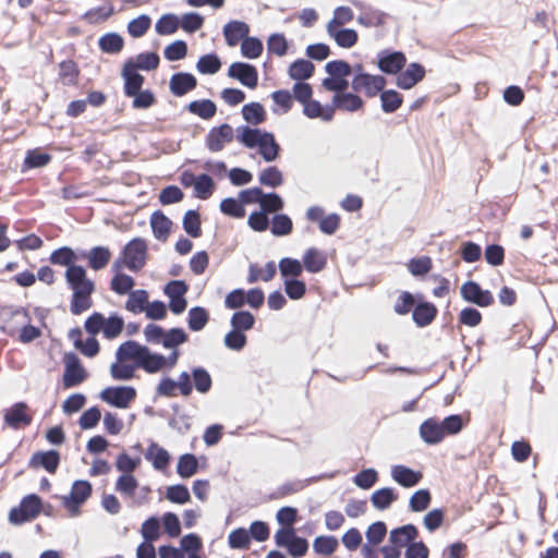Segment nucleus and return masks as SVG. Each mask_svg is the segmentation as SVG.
Returning a JSON list of instances; mask_svg holds the SVG:
<instances>
[{"instance_id":"nucleus-1","label":"nucleus","mask_w":558,"mask_h":558,"mask_svg":"<svg viewBox=\"0 0 558 558\" xmlns=\"http://www.w3.org/2000/svg\"><path fill=\"white\" fill-rule=\"evenodd\" d=\"M179 356L177 351L166 356L136 341H125L116 352V362L110 366V374L116 380H130L135 377L137 368L148 374L170 371L178 364Z\"/></svg>"},{"instance_id":"nucleus-2","label":"nucleus","mask_w":558,"mask_h":558,"mask_svg":"<svg viewBox=\"0 0 558 558\" xmlns=\"http://www.w3.org/2000/svg\"><path fill=\"white\" fill-rule=\"evenodd\" d=\"M234 137L246 148H257L259 155L267 162H271L278 157L280 148L274 134L248 125H241L236 130H233L228 123L214 126L206 135L205 145L211 153H218Z\"/></svg>"},{"instance_id":"nucleus-3","label":"nucleus","mask_w":558,"mask_h":558,"mask_svg":"<svg viewBox=\"0 0 558 558\" xmlns=\"http://www.w3.org/2000/svg\"><path fill=\"white\" fill-rule=\"evenodd\" d=\"M65 280L73 291L71 300V312L78 315L90 308L92 294L95 290L94 282L87 278L85 268L82 266L70 267L65 271Z\"/></svg>"},{"instance_id":"nucleus-4","label":"nucleus","mask_w":558,"mask_h":558,"mask_svg":"<svg viewBox=\"0 0 558 558\" xmlns=\"http://www.w3.org/2000/svg\"><path fill=\"white\" fill-rule=\"evenodd\" d=\"M325 71L328 74L322 82V86L335 94L344 92L349 87L348 77L352 73L350 64L343 60L329 61L325 65Z\"/></svg>"},{"instance_id":"nucleus-5","label":"nucleus","mask_w":558,"mask_h":558,"mask_svg":"<svg viewBox=\"0 0 558 558\" xmlns=\"http://www.w3.org/2000/svg\"><path fill=\"white\" fill-rule=\"evenodd\" d=\"M84 327L90 336L102 332L107 339H114L122 332L124 322L118 315L106 318L100 313H94L86 319Z\"/></svg>"},{"instance_id":"nucleus-6","label":"nucleus","mask_w":558,"mask_h":558,"mask_svg":"<svg viewBox=\"0 0 558 558\" xmlns=\"http://www.w3.org/2000/svg\"><path fill=\"white\" fill-rule=\"evenodd\" d=\"M43 502L39 496L31 494L25 496L20 506L11 509L9 521L12 524H22L34 520L41 511Z\"/></svg>"},{"instance_id":"nucleus-7","label":"nucleus","mask_w":558,"mask_h":558,"mask_svg":"<svg viewBox=\"0 0 558 558\" xmlns=\"http://www.w3.org/2000/svg\"><path fill=\"white\" fill-rule=\"evenodd\" d=\"M92 485L87 481H75L69 495L61 497L63 507L69 511L70 517L80 514V507L89 498Z\"/></svg>"},{"instance_id":"nucleus-8","label":"nucleus","mask_w":558,"mask_h":558,"mask_svg":"<svg viewBox=\"0 0 558 558\" xmlns=\"http://www.w3.org/2000/svg\"><path fill=\"white\" fill-rule=\"evenodd\" d=\"M146 254V242L143 239L136 238L125 245L122 257L119 259L122 263V267L125 266L132 271H137L145 265Z\"/></svg>"},{"instance_id":"nucleus-9","label":"nucleus","mask_w":558,"mask_h":558,"mask_svg":"<svg viewBox=\"0 0 558 558\" xmlns=\"http://www.w3.org/2000/svg\"><path fill=\"white\" fill-rule=\"evenodd\" d=\"M106 403L119 409H126L136 398V390L131 386L108 387L100 392Z\"/></svg>"},{"instance_id":"nucleus-10","label":"nucleus","mask_w":558,"mask_h":558,"mask_svg":"<svg viewBox=\"0 0 558 558\" xmlns=\"http://www.w3.org/2000/svg\"><path fill=\"white\" fill-rule=\"evenodd\" d=\"M386 78L381 75L360 74L353 76L351 86L355 93H364L367 97H374L384 89Z\"/></svg>"},{"instance_id":"nucleus-11","label":"nucleus","mask_w":558,"mask_h":558,"mask_svg":"<svg viewBox=\"0 0 558 558\" xmlns=\"http://www.w3.org/2000/svg\"><path fill=\"white\" fill-rule=\"evenodd\" d=\"M460 293L464 301L481 307H487L494 303V296L490 291L483 290L475 281L464 282L461 286Z\"/></svg>"},{"instance_id":"nucleus-12","label":"nucleus","mask_w":558,"mask_h":558,"mask_svg":"<svg viewBox=\"0 0 558 558\" xmlns=\"http://www.w3.org/2000/svg\"><path fill=\"white\" fill-rule=\"evenodd\" d=\"M64 365L63 385L65 388L75 387L85 380L86 372L74 353L65 354Z\"/></svg>"},{"instance_id":"nucleus-13","label":"nucleus","mask_w":558,"mask_h":558,"mask_svg":"<svg viewBox=\"0 0 558 558\" xmlns=\"http://www.w3.org/2000/svg\"><path fill=\"white\" fill-rule=\"evenodd\" d=\"M228 75L248 88H255L258 83L257 70L248 63H232L228 70Z\"/></svg>"},{"instance_id":"nucleus-14","label":"nucleus","mask_w":558,"mask_h":558,"mask_svg":"<svg viewBox=\"0 0 558 558\" xmlns=\"http://www.w3.org/2000/svg\"><path fill=\"white\" fill-rule=\"evenodd\" d=\"M378 68L380 71L387 74H397L405 65L407 58L402 52L399 51H380L377 56Z\"/></svg>"},{"instance_id":"nucleus-15","label":"nucleus","mask_w":558,"mask_h":558,"mask_svg":"<svg viewBox=\"0 0 558 558\" xmlns=\"http://www.w3.org/2000/svg\"><path fill=\"white\" fill-rule=\"evenodd\" d=\"M4 422L12 428L27 426L32 422L28 407L24 402H17L5 411Z\"/></svg>"},{"instance_id":"nucleus-16","label":"nucleus","mask_w":558,"mask_h":558,"mask_svg":"<svg viewBox=\"0 0 558 558\" xmlns=\"http://www.w3.org/2000/svg\"><path fill=\"white\" fill-rule=\"evenodd\" d=\"M351 3L355 8L361 10V13L356 19V21L360 25H363L365 27H376V26H380L385 23V20H386L385 13L365 5L360 0H351Z\"/></svg>"},{"instance_id":"nucleus-17","label":"nucleus","mask_w":558,"mask_h":558,"mask_svg":"<svg viewBox=\"0 0 558 558\" xmlns=\"http://www.w3.org/2000/svg\"><path fill=\"white\" fill-rule=\"evenodd\" d=\"M362 98L354 94L349 93L347 90L335 94L331 99V108L335 110H342L347 112H355L363 108Z\"/></svg>"},{"instance_id":"nucleus-18","label":"nucleus","mask_w":558,"mask_h":558,"mask_svg":"<svg viewBox=\"0 0 558 558\" xmlns=\"http://www.w3.org/2000/svg\"><path fill=\"white\" fill-rule=\"evenodd\" d=\"M124 80V93L126 96H133L142 90L144 77L134 70L133 60H128L122 69Z\"/></svg>"},{"instance_id":"nucleus-19","label":"nucleus","mask_w":558,"mask_h":558,"mask_svg":"<svg viewBox=\"0 0 558 558\" xmlns=\"http://www.w3.org/2000/svg\"><path fill=\"white\" fill-rule=\"evenodd\" d=\"M122 263L120 259L114 260L112 264V271L114 272L113 278L110 282V288L117 294H126L132 292V289L135 284L134 279L123 274L122 271Z\"/></svg>"},{"instance_id":"nucleus-20","label":"nucleus","mask_w":558,"mask_h":558,"mask_svg":"<svg viewBox=\"0 0 558 558\" xmlns=\"http://www.w3.org/2000/svg\"><path fill=\"white\" fill-rule=\"evenodd\" d=\"M250 33V26L242 21H230L223 26V36L229 47L236 46Z\"/></svg>"},{"instance_id":"nucleus-21","label":"nucleus","mask_w":558,"mask_h":558,"mask_svg":"<svg viewBox=\"0 0 558 558\" xmlns=\"http://www.w3.org/2000/svg\"><path fill=\"white\" fill-rule=\"evenodd\" d=\"M425 76V69L418 63H410L405 71L397 77V86L402 89H410L421 82Z\"/></svg>"},{"instance_id":"nucleus-22","label":"nucleus","mask_w":558,"mask_h":558,"mask_svg":"<svg viewBox=\"0 0 558 558\" xmlns=\"http://www.w3.org/2000/svg\"><path fill=\"white\" fill-rule=\"evenodd\" d=\"M391 477L395 482L403 487H413L417 485L423 475L418 471H414L405 465L398 464L391 468Z\"/></svg>"},{"instance_id":"nucleus-23","label":"nucleus","mask_w":558,"mask_h":558,"mask_svg":"<svg viewBox=\"0 0 558 558\" xmlns=\"http://www.w3.org/2000/svg\"><path fill=\"white\" fill-rule=\"evenodd\" d=\"M327 254L316 247L307 248L302 258L304 269L311 274H317L322 271L327 265Z\"/></svg>"},{"instance_id":"nucleus-24","label":"nucleus","mask_w":558,"mask_h":558,"mask_svg":"<svg viewBox=\"0 0 558 558\" xmlns=\"http://www.w3.org/2000/svg\"><path fill=\"white\" fill-rule=\"evenodd\" d=\"M417 529L413 524H407L393 529L389 533V543L396 545L400 549L407 547L417 537Z\"/></svg>"},{"instance_id":"nucleus-25","label":"nucleus","mask_w":558,"mask_h":558,"mask_svg":"<svg viewBox=\"0 0 558 558\" xmlns=\"http://www.w3.org/2000/svg\"><path fill=\"white\" fill-rule=\"evenodd\" d=\"M420 435L428 445L439 444L445 438L441 424L435 418H428L421 424Z\"/></svg>"},{"instance_id":"nucleus-26","label":"nucleus","mask_w":558,"mask_h":558,"mask_svg":"<svg viewBox=\"0 0 558 558\" xmlns=\"http://www.w3.org/2000/svg\"><path fill=\"white\" fill-rule=\"evenodd\" d=\"M60 462V456L57 451L36 452L29 461L32 468H43L50 473H54Z\"/></svg>"},{"instance_id":"nucleus-27","label":"nucleus","mask_w":558,"mask_h":558,"mask_svg":"<svg viewBox=\"0 0 558 558\" xmlns=\"http://www.w3.org/2000/svg\"><path fill=\"white\" fill-rule=\"evenodd\" d=\"M326 32L330 38L341 48H352L359 39L357 33L353 28L333 27L326 28Z\"/></svg>"},{"instance_id":"nucleus-28","label":"nucleus","mask_w":558,"mask_h":558,"mask_svg":"<svg viewBox=\"0 0 558 558\" xmlns=\"http://www.w3.org/2000/svg\"><path fill=\"white\" fill-rule=\"evenodd\" d=\"M170 90L175 96H183L196 86V78L190 73H177L170 78Z\"/></svg>"},{"instance_id":"nucleus-29","label":"nucleus","mask_w":558,"mask_h":558,"mask_svg":"<svg viewBox=\"0 0 558 558\" xmlns=\"http://www.w3.org/2000/svg\"><path fill=\"white\" fill-rule=\"evenodd\" d=\"M303 113L310 119H320L329 122L333 119V108L330 106H323L318 100L311 99L303 105Z\"/></svg>"},{"instance_id":"nucleus-30","label":"nucleus","mask_w":558,"mask_h":558,"mask_svg":"<svg viewBox=\"0 0 558 558\" xmlns=\"http://www.w3.org/2000/svg\"><path fill=\"white\" fill-rule=\"evenodd\" d=\"M150 227L157 240L166 241L170 234L172 221L161 211H155L150 217Z\"/></svg>"},{"instance_id":"nucleus-31","label":"nucleus","mask_w":558,"mask_h":558,"mask_svg":"<svg viewBox=\"0 0 558 558\" xmlns=\"http://www.w3.org/2000/svg\"><path fill=\"white\" fill-rule=\"evenodd\" d=\"M86 258L92 269L100 270L108 265L111 258V252L105 246H95L86 254Z\"/></svg>"},{"instance_id":"nucleus-32","label":"nucleus","mask_w":558,"mask_h":558,"mask_svg":"<svg viewBox=\"0 0 558 558\" xmlns=\"http://www.w3.org/2000/svg\"><path fill=\"white\" fill-rule=\"evenodd\" d=\"M398 499V495L390 487L375 490L371 496V502L377 510H385Z\"/></svg>"},{"instance_id":"nucleus-33","label":"nucleus","mask_w":558,"mask_h":558,"mask_svg":"<svg viewBox=\"0 0 558 558\" xmlns=\"http://www.w3.org/2000/svg\"><path fill=\"white\" fill-rule=\"evenodd\" d=\"M146 459L151 461L156 470H165L170 461V454L168 451L157 444H151L146 452Z\"/></svg>"},{"instance_id":"nucleus-34","label":"nucleus","mask_w":558,"mask_h":558,"mask_svg":"<svg viewBox=\"0 0 558 558\" xmlns=\"http://www.w3.org/2000/svg\"><path fill=\"white\" fill-rule=\"evenodd\" d=\"M276 275V265L274 262H268L264 268H258L257 265L252 264L248 268L247 282L254 283L258 280L270 281Z\"/></svg>"},{"instance_id":"nucleus-35","label":"nucleus","mask_w":558,"mask_h":558,"mask_svg":"<svg viewBox=\"0 0 558 558\" xmlns=\"http://www.w3.org/2000/svg\"><path fill=\"white\" fill-rule=\"evenodd\" d=\"M437 313V308L432 303H421L413 311V320L420 327L429 325Z\"/></svg>"},{"instance_id":"nucleus-36","label":"nucleus","mask_w":558,"mask_h":558,"mask_svg":"<svg viewBox=\"0 0 558 558\" xmlns=\"http://www.w3.org/2000/svg\"><path fill=\"white\" fill-rule=\"evenodd\" d=\"M243 119L253 125H258L266 120V111L259 102L246 104L242 108Z\"/></svg>"},{"instance_id":"nucleus-37","label":"nucleus","mask_w":558,"mask_h":558,"mask_svg":"<svg viewBox=\"0 0 558 558\" xmlns=\"http://www.w3.org/2000/svg\"><path fill=\"white\" fill-rule=\"evenodd\" d=\"M148 303V293L145 290H135L130 292L125 303V308L133 313H143L146 310Z\"/></svg>"},{"instance_id":"nucleus-38","label":"nucleus","mask_w":558,"mask_h":558,"mask_svg":"<svg viewBox=\"0 0 558 558\" xmlns=\"http://www.w3.org/2000/svg\"><path fill=\"white\" fill-rule=\"evenodd\" d=\"M314 73V65L311 61L299 59L289 68V75L292 80L304 81L310 78Z\"/></svg>"},{"instance_id":"nucleus-39","label":"nucleus","mask_w":558,"mask_h":558,"mask_svg":"<svg viewBox=\"0 0 558 558\" xmlns=\"http://www.w3.org/2000/svg\"><path fill=\"white\" fill-rule=\"evenodd\" d=\"M187 110L202 119L208 120L216 114L217 108L211 100L204 99L190 102L187 106Z\"/></svg>"},{"instance_id":"nucleus-40","label":"nucleus","mask_w":558,"mask_h":558,"mask_svg":"<svg viewBox=\"0 0 558 558\" xmlns=\"http://www.w3.org/2000/svg\"><path fill=\"white\" fill-rule=\"evenodd\" d=\"M81 335L80 330L71 331V338L74 340V344L82 353L88 357L95 356L99 351V343L95 339V336L89 337L85 341L78 339Z\"/></svg>"},{"instance_id":"nucleus-41","label":"nucleus","mask_w":558,"mask_h":558,"mask_svg":"<svg viewBox=\"0 0 558 558\" xmlns=\"http://www.w3.org/2000/svg\"><path fill=\"white\" fill-rule=\"evenodd\" d=\"M387 534V526L384 522L377 521L368 526L366 530V543L363 546H369L374 548L380 544Z\"/></svg>"},{"instance_id":"nucleus-42","label":"nucleus","mask_w":558,"mask_h":558,"mask_svg":"<svg viewBox=\"0 0 558 558\" xmlns=\"http://www.w3.org/2000/svg\"><path fill=\"white\" fill-rule=\"evenodd\" d=\"M186 341H187V335L183 329L172 328L165 332L162 345H163V348L171 350L170 353H172L173 351H177L179 353L177 348L180 344L185 343Z\"/></svg>"},{"instance_id":"nucleus-43","label":"nucleus","mask_w":558,"mask_h":558,"mask_svg":"<svg viewBox=\"0 0 558 558\" xmlns=\"http://www.w3.org/2000/svg\"><path fill=\"white\" fill-rule=\"evenodd\" d=\"M354 19L353 10L347 5L335 8L331 20L327 23L326 28L342 27Z\"/></svg>"},{"instance_id":"nucleus-44","label":"nucleus","mask_w":558,"mask_h":558,"mask_svg":"<svg viewBox=\"0 0 558 558\" xmlns=\"http://www.w3.org/2000/svg\"><path fill=\"white\" fill-rule=\"evenodd\" d=\"M208 312L204 307L195 306L189 311L187 324L189 328L193 331L202 330L208 323Z\"/></svg>"},{"instance_id":"nucleus-45","label":"nucleus","mask_w":558,"mask_h":558,"mask_svg":"<svg viewBox=\"0 0 558 558\" xmlns=\"http://www.w3.org/2000/svg\"><path fill=\"white\" fill-rule=\"evenodd\" d=\"M51 264L70 267H78L75 265L76 256L70 247H61L52 252L49 258Z\"/></svg>"},{"instance_id":"nucleus-46","label":"nucleus","mask_w":558,"mask_h":558,"mask_svg":"<svg viewBox=\"0 0 558 558\" xmlns=\"http://www.w3.org/2000/svg\"><path fill=\"white\" fill-rule=\"evenodd\" d=\"M197 466L198 463L195 456L185 453L179 459L177 472L182 478H189L197 472Z\"/></svg>"},{"instance_id":"nucleus-47","label":"nucleus","mask_w":558,"mask_h":558,"mask_svg":"<svg viewBox=\"0 0 558 558\" xmlns=\"http://www.w3.org/2000/svg\"><path fill=\"white\" fill-rule=\"evenodd\" d=\"M192 378L194 387L199 393H206L210 390L213 380L209 373L204 367L192 368Z\"/></svg>"},{"instance_id":"nucleus-48","label":"nucleus","mask_w":558,"mask_h":558,"mask_svg":"<svg viewBox=\"0 0 558 558\" xmlns=\"http://www.w3.org/2000/svg\"><path fill=\"white\" fill-rule=\"evenodd\" d=\"M215 190L214 180L207 174H201L197 177L194 185V194L197 198L207 199L209 198Z\"/></svg>"},{"instance_id":"nucleus-49","label":"nucleus","mask_w":558,"mask_h":558,"mask_svg":"<svg viewBox=\"0 0 558 558\" xmlns=\"http://www.w3.org/2000/svg\"><path fill=\"white\" fill-rule=\"evenodd\" d=\"M303 268V263L298 259L286 257L279 262V270L284 279H289V277L295 279L302 274Z\"/></svg>"},{"instance_id":"nucleus-50","label":"nucleus","mask_w":558,"mask_h":558,"mask_svg":"<svg viewBox=\"0 0 558 558\" xmlns=\"http://www.w3.org/2000/svg\"><path fill=\"white\" fill-rule=\"evenodd\" d=\"M263 43L256 37H245L241 43V53L247 59H256L263 53Z\"/></svg>"},{"instance_id":"nucleus-51","label":"nucleus","mask_w":558,"mask_h":558,"mask_svg":"<svg viewBox=\"0 0 558 558\" xmlns=\"http://www.w3.org/2000/svg\"><path fill=\"white\" fill-rule=\"evenodd\" d=\"M123 38L117 33H108L100 37L99 47L104 52L117 53L123 48Z\"/></svg>"},{"instance_id":"nucleus-52","label":"nucleus","mask_w":558,"mask_h":558,"mask_svg":"<svg viewBox=\"0 0 558 558\" xmlns=\"http://www.w3.org/2000/svg\"><path fill=\"white\" fill-rule=\"evenodd\" d=\"M150 25L151 19L146 14H142L129 22L128 32L132 37L140 38L145 35Z\"/></svg>"},{"instance_id":"nucleus-53","label":"nucleus","mask_w":558,"mask_h":558,"mask_svg":"<svg viewBox=\"0 0 558 558\" xmlns=\"http://www.w3.org/2000/svg\"><path fill=\"white\" fill-rule=\"evenodd\" d=\"M138 482L132 474H122L116 482V490L121 495L132 498Z\"/></svg>"},{"instance_id":"nucleus-54","label":"nucleus","mask_w":558,"mask_h":558,"mask_svg":"<svg viewBox=\"0 0 558 558\" xmlns=\"http://www.w3.org/2000/svg\"><path fill=\"white\" fill-rule=\"evenodd\" d=\"M133 60L134 70L138 69L150 71L158 66L159 64V56L155 52H143L136 56Z\"/></svg>"},{"instance_id":"nucleus-55","label":"nucleus","mask_w":558,"mask_h":558,"mask_svg":"<svg viewBox=\"0 0 558 558\" xmlns=\"http://www.w3.org/2000/svg\"><path fill=\"white\" fill-rule=\"evenodd\" d=\"M228 543L233 549H246L251 543L250 532L243 527L236 529L229 534Z\"/></svg>"},{"instance_id":"nucleus-56","label":"nucleus","mask_w":558,"mask_h":558,"mask_svg":"<svg viewBox=\"0 0 558 558\" xmlns=\"http://www.w3.org/2000/svg\"><path fill=\"white\" fill-rule=\"evenodd\" d=\"M113 14V7L110 3L104 4L101 7L90 9L87 11L83 19L86 20L90 24H97L106 21Z\"/></svg>"},{"instance_id":"nucleus-57","label":"nucleus","mask_w":558,"mask_h":558,"mask_svg":"<svg viewBox=\"0 0 558 558\" xmlns=\"http://www.w3.org/2000/svg\"><path fill=\"white\" fill-rule=\"evenodd\" d=\"M313 548L319 555L329 556L338 548V539L333 536H318L314 539Z\"/></svg>"},{"instance_id":"nucleus-58","label":"nucleus","mask_w":558,"mask_h":558,"mask_svg":"<svg viewBox=\"0 0 558 558\" xmlns=\"http://www.w3.org/2000/svg\"><path fill=\"white\" fill-rule=\"evenodd\" d=\"M179 20L174 14H165L156 23L155 28L159 35H171L177 32Z\"/></svg>"},{"instance_id":"nucleus-59","label":"nucleus","mask_w":558,"mask_h":558,"mask_svg":"<svg viewBox=\"0 0 558 558\" xmlns=\"http://www.w3.org/2000/svg\"><path fill=\"white\" fill-rule=\"evenodd\" d=\"M380 100L381 108L387 113L395 112L402 104L401 95L393 89L383 92Z\"/></svg>"},{"instance_id":"nucleus-60","label":"nucleus","mask_w":558,"mask_h":558,"mask_svg":"<svg viewBox=\"0 0 558 558\" xmlns=\"http://www.w3.org/2000/svg\"><path fill=\"white\" fill-rule=\"evenodd\" d=\"M259 182L269 187H278L282 184L283 178L281 171L277 167H269L259 173Z\"/></svg>"},{"instance_id":"nucleus-61","label":"nucleus","mask_w":558,"mask_h":558,"mask_svg":"<svg viewBox=\"0 0 558 558\" xmlns=\"http://www.w3.org/2000/svg\"><path fill=\"white\" fill-rule=\"evenodd\" d=\"M141 534L145 542H155L160 536V523L156 517L148 518L141 527Z\"/></svg>"},{"instance_id":"nucleus-62","label":"nucleus","mask_w":558,"mask_h":558,"mask_svg":"<svg viewBox=\"0 0 558 558\" xmlns=\"http://www.w3.org/2000/svg\"><path fill=\"white\" fill-rule=\"evenodd\" d=\"M220 210L230 217L243 218L245 216V209L240 198L235 199L232 197L225 198L220 203Z\"/></svg>"},{"instance_id":"nucleus-63","label":"nucleus","mask_w":558,"mask_h":558,"mask_svg":"<svg viewBox=\"0 0 558 558\" xmlns=\"http://www.w3.org/2000/svg\"><path fill=\"white\" fill-rule=\"evenodd\" d=\"M183 228L193 238L201 236V218L197 211L189 210L183 217Z\"/></svg>"},{"instance_id":"nucleus-64","label":"nucleus","mask_w":558,"mask_h":558,"mask_svg":"<svg viewBox=\"0 0 558 558\" xmlns=\"http://www.w3.org/2000/svg\"><path fill=\"white\" fill-rule=\"evenodd\" d=\"M254 316L250 312L245 311L236 312L231 317L232 328L242 332L250 330L254 326Z\"/></svg>"}]
</instances>
